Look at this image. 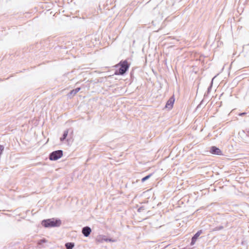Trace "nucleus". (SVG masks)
<instances>
[{
	"label": "nucleus",
	"instance_id": "obj_1",
	"mask_svg": "<svg viewBox=\"0 0 249 249\" xmlns=\"http://www.w3.org/2000/svg\"><path fill=\"white\" fill-rule=\"evenodd\" d=\"M118 66L120 67L119 69L115 71L114 72L115 75H124L129 68V64L126 60L121 61L117 65H116L115 67H117Z\"/></svg>",
	"mask_w": 249,
	"mask_h": 249
},
{
	"label": "nucleus",
	"instance_id": "obj_2",
	"mask_svg": "<svg viewBox=\"0 0 249 249\" xmlns=\"http://www.w3.org/2000/svg\"><path fill=\"white\" fill-rule=\"evenodd\" d=\"M42 225L45 228L58 227L61 224L59 219L51 218L44 219L41 222Z\"/></svg>",
	"mask_w": 249,
	"mask_h": 249
},
{
	"label": "nucleus",
	"instance_id": "obj_3",
	"mask_svg": "<svg viewBox=\"0 0 249 249\" xmlns=\"http://www.w3.org/2000/svg\"><path fill=\"white\" fill-rule=\"evenodd\" d=\"M63 156V151L58 150L52 152L49 155V159L51 160H56L62 157Z\"/></svg>",
	"mask_w": 249,
	"mask_h": 249
},
{
	"label": "nucleus",
	"instance_id": "obj_4",
	"mask_svg": "<svg viewBox=\"0 0 249 249\" xmlns=\"http://www.w3.org/2000/svg\"><path fill=\"white\" fill-rule=\"evenodd\" d=\"M96 242L98 243H103V242H115L116 240L113 239L111 238H107L106 236L104 235H99L97 236L96 239Z\"/></svg>",
	"mask_w": 249,
	"mask_h": 249
},
{
	"label": "nucleus",
	"instance_id": "obj_5",
	"mask_svg": "<svg viewBox=\"0 0 249 249\" xmlns=\"http://www.w3.org/2000/svg\"><path fill=\"white\" fill-rule=\"evenodd\" d=\"M210 152L214 155H222V152L221 150L218 147L213 146L210 148Z\"/></svg>",
	"mask_w": 249,
	"mask_h": 249
},
{
	"label": "nucleus",
	"instance_id": "obj_6",
	"mask_svg": "<svg viewBox=\"0 0 249 249\" xmlns=\"http://www.w3.org/2000/svg\"><path fill=\"white\" fill-rule=\"evenodd\" d=\"M91 232V228L89 226H86L82 228V233L85 237H88Z\"/></svg>",
	"mask_w": 249,
	"mask_h": 249
},
{
	"label": "nucleus",
	"instance_id": "obj_7",
	"mask_svg": "<svg viewBox=\"0 0 249 249\" xmlns=\"http://www.w3.org/2000/svg\"><path fill=\"white\" fill-rule=\"evenodd\" d=\"M202 233V231L201 230H199L198 231H197L195 234V235L192 237V239H191V242L190 243V245L191 246H193L194 245L196 240L197 239L198 237L199 236V235Z\"/></svg>",
	"mask_w": 249,
	"mask_h": 249
},
{
	"label": "nucleus",
	"instance_id": "obj_8",
	"mask_svg": "<svg viewBox=\"0 0 249 249\" xmlns=\"http://www.w3.org/2000/svg\"><path fill=\"white\" fill-rule=\"evenodd\" d=\"M175 102V98L174 96L171 97L167 101L166 105L165 107L168 108V109H170L173 107V104Z\"/></svg>",
	"mask_w": 249,
	"mask_h": 249
},
{
	"label": "nucleus",
	"instance_id": "obj_9",
	"mask_svg": "<svg viewBox=\"0 0 249 249\" xmlns=\"http://www.w3.org/2000/svg\"><path fill=\"white\" fill-rule=\"evenodd\" d=\"M80 88H77L75 89L71 90V91L67 94L68 97L70 98H72L75 94H76L80 90Z\"/></svg>",
	"mask_w": 249,
	"mask_h": 249
},
{
	"label": "nucleus",
	"instance_id": "obj_10",
	"mask_svg": "<svg viewBox=\"0 0 249 249\" xmlns=\"http://www.w3.org/2000/svg\"><path fill=\"white\" fill-rule=\"evenodd\" d=\"M47 242V240L45 238H43L37 241V245L39 248H42V244Z\"/></svg>",
	"mask_w": 249,
	"mask_h": 249
},
{
	"label": "nucleus",
	"instance_id": "obj_11",
	"mask_svg": "<svg viewBox=\"0 0 249 249\" xmlns=\"http://www.w3.org/2000/svg\"><path fill=\"white\" fill-rule=\"evenodd\" d=\"M66 249H72L74 247V243L72 242L66 243L65 245Z\"/></svg>",
	"mask_w": 249,
	"mask_h": 249
},
{
	"label": "nucleus",
	"instance_id": "obj_12",
	"mask_svg": "<svg viewBox=\"0 0 249 249\" xmlns=\"http://www.w3.org/2000/svg\"><path fill=\"white\" fill-rule=\"evenodd\" d=\"M68 130H66L64 131L62 137H61L60 139V140L61 142H63V141H64L66 139V137L68 136Z\"/></svg>",
	"mask_w": 249,
	"mask_h": 249
},
{
	"label": "nucleus",
	"instance_id": "obj_13",
	"mask_svg": "<svg viewBox=\"0 0 249 249\" xmlns=\"http://www.w3.org/2000/svg\"><path fill=\"white\" fill-rule=\"evenodd\" d=\"M152 175V174H150L148 175L143 177V178H142L141 181L142 182H144L145 181H146V180L149 179L151 177Z\"/></svg>",
	"mask_w": 249,
	"mask_h": 249
},
{
	"label": "nucleus",
	"instance_id": "obj_14",
	"mask_svg": "<svg viewBox=\"0 0 249 249\" xmlns=\"http://www.w3.org/2000/svg\"><path fill=\"white\" fill-rule=\"evenodd\" d=\"M223 229H224V226H217V227H215L213 230V231H217L223 230Z\"/></svg>",
	"mask_w": 249,
	"mask_h": 249
},
{
	"label": "nucleus",
	"instance_id": "obj_15",
	"mask_svg": "<svg viewBox=\"0 0 249 249\" xmlns=\"http://www.w3.org/2000/svg\"><path fill=\"white\" fill-rule=\"evenodd\" d=\"M213 79V78L212 79V81L211 82L210 86L208 87V88L207 89V94H209L212 89Z\"/></svg>",
	"mask_w": 249,
	"mask_h": 249
},
{
	"label": "nucleus",
	"instance_id": "obj_16",
	"mask_svg": "<svg viewBox=\"0 0 249 249\" xmlns=\"http://www.w3.org/2000/svg\"><path fill=\"white\" fill-rule=\"evenodd\" d=\"M144 210V207L143 206H142L138 209V212H141Z\"/></svg>",
	"mask_w": 249,
	"mask_h": 249
},
{
	"label": "nucleus",
	"instance_id": "obj_17",
	"mask_svg": "<svg viewBox=\"0 0 249 249\" xmlns=\"http://www.w3.org/2000/svg\"><path fill=\"white\" fill-rule=\"evenodd\" d=\"M246 134L247 136L249 137V129L246 130Z\"/></svg>",
	"mask_w": 249,
	"mask_h": 249
},
{
	"label": "nucleus",
	"instance_id": "obj_18",
	"mask_svg": "<svg viewBox=\"0 0 249 249\" xmlns=\"http://www.w3.org/2000/svg\"><path fill=\"white\" fill-rule=\"evenodd\" d=\"M246 114V112H242V113H241L239 114V116H243L244 115H245Z\"/></svg>",
	"mask_w": 249,
	"mask_h": 249
}]
</instances>
